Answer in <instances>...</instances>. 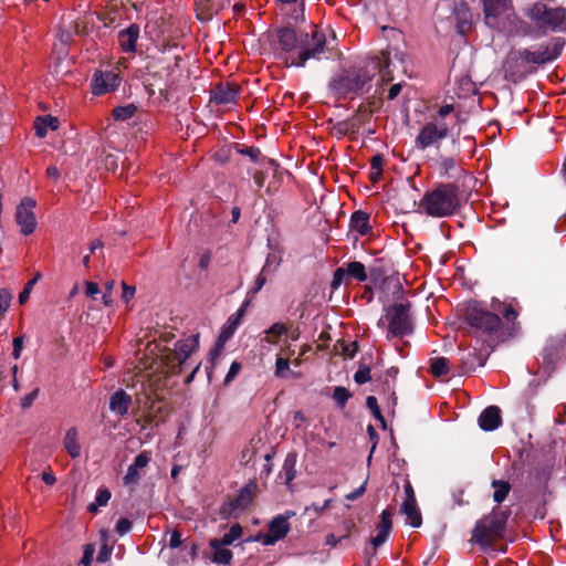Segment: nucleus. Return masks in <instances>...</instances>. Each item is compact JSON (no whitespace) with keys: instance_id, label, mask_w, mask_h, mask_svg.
<instances>
[{"instance_id":"obj_1","label":"nucleus","mask_w":566,"mask_h":566,"mask_svg":"<svg viewBox=\"0 0 566 566\" xmlns=\"http://www.w3.org/2000/svg\"><path fill=\"white\" fill-rule=\"evenodd\" d=\"M492 308L494 312L482 307L478 302H471L464 310V319L479 335L486 336L495 344L516 336L520 331L518 311L513 304L493 301Z\"/></svg>"},{"instance_id":"obj_2","label":"nucleus","mask_w":566,"mask_h":566,"mask_svg":"<svg viewBox=\"0 0 566 566\" xmlns=\"http://www.w3.org/2000/svg\"><path fill=\"white\" fill-rule=\"evenodd\" d=\"M275 39L277 48L290 54L285 63L296 67H304L310 60H334L340 54L318 30L297 34L293 28L282 27L275 31Z\"/></svg>"},{"instance_id":"obj_3","label":"nucleus","mask_w":566,"mask_h":566,"mask_svg":"<svg viewBox=\"0 0 566 566\" xmlns=\"http://www.w3.org/2000/svg\"><path fill=\"white\" fill-rule=\"evenodd\" d=\"M390 56V51L384 50L379 55L366 59L360 65L343 70L331 80L329 90L338 98H345L348 95L360 96L368 92L371 87V81L378 73L384 82L392 81Z\"/></svg>"},{"instance_id":"obj_4","label":"nucleus","mask_w":566,"mask_h":566,"mask_svg":"<svg viewBox=\"0 0 566 566\" xmlns=\"http://www.w3.org/2000/svg\"><path fill=\"white\" fill-rule=\"evenodd\" d=\"M510 516V509L493 507L489 514L475 522L470 542L483 552L493 548L495 542L504 538Z\"/></svg>"},{"instance_id":"obj_5","label":"nucleus","mask_w":566,"mask_h":566,"mask_svg":"<svg viewBox=\"0 0 566 566\" xmlns=\"http://www.w3.org/2000/svg\"><path fill=\"white\" fill-rule=\"evenodd\" d=\"M459 193L460 188L457 184H439L423 195L419 209L433 218L450 217L460 208Z\"/></svg>"},{"instance_id":"obj_6","label":"nucleus","mask_w":566,"mask_h":566,"mask_svg":"<svg viewBox=\"0 0 566 566\" xmlns=\"http://www.w3.org/2000/svg\"><path fill=\"white\" fill-rule=\"evenodd\" d=\"M199 347V334L190 335L178 340L175 348L164 347L159 350V360L166 375L175 376L181 374L189 365L188 360Z\"/></svg>"},{"instance_id":"obj_7","label":"nucleus","mask_w":566,"mask_h":566,"mask_svg":"<svg viewBox=\"0 0 566 566\" xmlns=\"http://www.w3.org/2000/svg\"><path fill=\"white\" fill-rule=\"evenodd\" d=\"M526 15L541 34L566 30V9L563 7L549 8L543 2H535Z\"/></svg>"},{"instance_id":"obj_8","label":"nucleus","mask_w":566,"mask_h":566,"mask_svg":"<svg viewBox=\"0 0 566 566\" xmlns=\"http://www.w3.org/2000/svg\"><path fill=\"white\" fill-rule=\"evenodd\" d=\"M411 304L395 303L386 307L385 318L388 322L387 338L403 337L412 334L413 324L410 315Z\"/></svg>"},{"instance_id":"obj_9","label":"nucleus","mask_w":566,"mask_h":566,"mask_svg":"<svg viewBox=\"0 0 566 566\" xmlns=\"http://www.w3.org/2000/svg\"><path fill=\"white\" fill-rule=\"evenodd\" d=\"M566 42L564 38H555L553 41L542 46V50L531 51L528 49L515 50L522 61L526 64L542 65L556 60L563 52Z\"/></svg>"},{"instance_id":"obj_10","label":"nucleus","mask_w":566,"mask_h":566,"mask_svg":"<svg viewBox=\"0 0 566 566\" xmlns=\"http://www.w3.org/2000/svg\"><path fill=\"white\" fill-rule=\"evenodd\" d=\"M450 128L446 122L438 118L426 123L416 137L415 144L418 149L424 150L434 146L439 151V143L449 136Z\"/></svg>"},{"instance_id":"obj_11","label":"nucleus","mask_w":566,"mask_h":566,"mask_svg":"<svg viewBox=\"0 0 566 566\" xmlns=\"http://www.w3.org/2000/svg\"><path fill=\"white\" fill-rule=\"evenodd\" d=\"M258 492V484L254 480L249 481L239 493L226 500L219 510L222 518L235 516L237 511L245 510L254 500Z\"/></svg>"},{"instance_id":"obj_12","label":"nucleus","mask_w":566,"mask_h":566,"mask_svg":"<svg viewBox=\"0 0 566 566\" xmlns=\"http://www.w3.org/2000/svg\"><path fill=\"white\" fill-rule=\"evenodd\" d=\"M35 206L36 201L33 198L24 197L15 208V222L24 235L33 233L36 228L38 222L33 212Z\"/></svg>"},{"instance_id":"obj_13","label":"nucleus","mask_w":566,"mask_h":566,"mask_svg":"<svg viewBox=\"0 0 566 566\" xmlns=\"http://www.w3.org/2000/svg\"><path fill=\"white\" fill-rule=\"evenodd\" d=\"M241 86L235 82H218L209 90V102L216 105H229L237 103Z\"/></svg>"},{"instance_id":"obj_14","label":"nucleus","mask_w":566,"mask_h":566,"mask_svg":"<svg viewBox=\"0 0 566 566\" xmlns=\"http://www.w3.org/2000/svg\"><path fill=\"white\" fill-rule=\"evenodd\" d=\"M120 76L114 70L101 71L97 70L92 76L91 88L92 93L96 96L114 92L120 84Z\"/></svg>"},{"instance_id":"obj_15","label":"nucleus","mask_w":566,"mask_h":566,"mask_svg":"<svg viewBox=\"0 0 566 566\" xmlns=\"http://www.w3.org/2000/svg\"><path fill=\"white\" fill-rule=\"evenodd\" d=\"M504 78L512 83H518L523 81L530 73L526 64L515 50L507 54V57L503 64Z\"/></svg>"},{"instance_id":"obj_16","label":"nucleus","mask_w":566,"mask_h":566,"mask_svg":"<svg viewBox=\"0 0 566 566\" xmlns=\"http://www.w3.org/2000/svg\"><path fill=\"white\" fill-rule=\"evenodd\" d=\"M290 523L282 515L275 516L269 524V532L263 536L264 545H274L283 539L290 532Z\"/></svg>"},{"instance_id":"obj_17","label":"nucleus","mask_w":566,"mask_h":566,"mask_svg":"<svg viewBox=\"0 0 566 566\" xmlns=\"http://www.w3.org/2000/svg\"><path fill=\"white\" fill-rule=\"evenodd\" d=\"M459 360V368L462 374L474 371L476 367H482L485 364V357L475 348L460 349Z\"/></svg>"},{"instance_id":"obj_18","label":"nucleus","mask_w":566,"mask_h":566,"mask_svg":"<svg viewBox=\"0 0 566 566\" xmlns=\"http://www.w3.org/2000/svg\"><path fill=\"white\" fill-rule=\"evenodd\" d=\"M451 146V154L449 156L438 154L439 174L444 178H451L450 172L457 168V157L461 151L458 138H452Z\"/></svg>"},{"instance_id":"obj_19","label":"nucleus","mask_w":566,"mask_h":566,"mask_svg":"<svg viewBox=\"0 0 566 566\" xmlns=\"http://www.w3.org/2000/svg\"><path fill=\"white\" fill-rule=\"evenodd\" d=\"M150 459L146 452L139 453L134 462L128 467L126 474L123 478L124 485L126 486H136L143 474L140 470L146 468L149 463Z\"/></svg>"},{"instance_id":"obj_20","label":"nucleus","mask_w":566,"mask_h":566,"mask_svg":"<svg viewBox=\"0 0 566 566\" xmlns=\"http://www.w3.org/2000/svg\"><path fill=\"white\" fill-rule=\"evenodd\" d=\"M479 427L483 431H494L502 424L501 409L497 406L486 407L479 416Z\"/></svg>"},{"instance_id":"obj_21","label":"nucleus","mask_w":566,"mask_h":566,"mask_svg":"<svg viewBox=\"0 0 566 566\" xmlns=\"http://www.w3.org/2000/svg\"><path fill=\"white\" fill-rule=\"evenodd\" d=\"M197 18L210 21L224 7V0H195Z\"/></svg>"},{"instance_id":"obj_22","label":"nucleus","mask_w":566,"mask_h":566,"mask_svg":"<svg viewBox=\"0 0 566 566\" xmlns=\"http://www.w3.org/2000/svg\"><path fill=\"white\" fill-rule=\"evenodd\" d=\"M510 0H483L485 22L490 27L496 25L497 18L507 10Z\"/></svg>"},{"instance_id":"obj_23","label":"nucleus","mask_w":566,"mask_h":566,"mask_svg":"<svg viewBox=\"0 0 566 566\" xmlns=\"http://www.w3.org/2000/svg\"><path fill=\"white\" fill-rule=\"evenodd\" d=\"M139 38V25L132 23L128 28L118 32V44L125 53L136 52V43Z\"/></svg>"},{"instance_id":"obj_24","label":"nucleus","mask_w":566,"mask_h":566,"mask_svg":"<svg viewBox=\"0 0 566 566\" xmlns=\"http://www.w3.org/2000/svg\"><path fill=\"white\" fill-rule=\"evenodd\" d=\"M392 513L390 510H384L380 514V522L377 525L378 534L375 537L370 538V543L375 548L384 544L391 532L392 522H391Z\"/></svg>"},{"instance_id":"obj_25","label":"nucleus","mask_w":566,"mask_h":566,"mask_svg":"<svg viewBox=\"0 0 566 566\" xmlns=\"http://www.w3.org/2000/svg\"><path fill=\"white\" fill-rule=\"evenodd\" d=\"M370 214L364 210H356L349 219V230L364 237L371 233Z\"/></svg>"},{"instance_id":"obj_26","label":"nucleus","mask_w":566,"mask_h":566,"mask_svg":"<svg viewBox=\"0 0 566 566\" xmlns=\"http://www.w3.org/2000/svg\"><path fill=\"white\" fill-rule=\"evenodd\" d=\"M132 397L123 389L115 391L109 398V410L120 417L128 413Z\"/></svg>"},{"instance_id":"obj_27","label":"nucleus","mask_w":566,"mask_h":566,"mask_svg":"<svg viewBox=\"0 0 566 566\" xmlns=\"http://www.w3.org/2000/svg\"><path fill=\"white\" fill-rule=\"evenodd\" d=\"M63 446L72 459L81 455V444L78 442V432L75 427L70 428L64 437Z\"/></svg>"},{"instance_id":"obj_28","label":"nucleus","mask_w":566,"mask_h":566,"mask_svg":"<svg viewBox=\"0 0 566 566\" xmlns=\"http://www.w3.org/2000/svg\"><path fill=\"white\" fill-rule=\"evenodd\" d=\"M296 462L297 453L289 452L285 457L282 470L280 471V479L284 480L285 484H290L296 476Z\"/></svg>"},{"instance_id":"obj_29","label":"nucleus","mask_w":566,"mask_h":566,"mask_svg":"<svg viewBox=\"0 0 566 566\" xmlns=\"http://www.w3.org/2000/svg\"><path fill=\"white\" fill-rule=\"evenodd\" d=\"M59 119L51 115L38 116L34 122L35 135L39 138H43L46 136L49 129L56 130L59 128Z\"/></svg>"},{"instance_id":"obj_30","label":"nucleus","mask_w":566,"mask_h":566,"mask_svg":"<svg viewBox=\"0 0 566 566\" xmlns=\"http://www.w3.org/2000/svg\"><path fill=\"white\" fill-rule=\"evenodd\" d=\"M400 511L407 516L410 526L416 528L421 526L422 516L418 509L417 502L403 501Z\"/></svg>"},{"instance_id":"obj_31","label":"nucleus","mask_w":566,"mask_h":566,"mask_svg":"<svg viewBox=\"0 0 566 566\" xmlns=\"http://www.w3.org/2000/svg\"><path fill=\"white\" fill-rule=\"evenodd\" d=\"M243 533L242 526L239 523L231 525L229 532L224 534L221 538H211L209 541V546H219L224 545L229 546L233 544L234 541L239 539Z\"/></svg>"},{"instance_id":"obj_32","label":"nucleus","mask_w":566,"mask_h":566,"mask_svg":"<svg viewBox=\"0 0 566 566\" xmlns=\"http://www.w3.org/2000/svg\"><path fill=\"white\" fill-rule=\"evenodd\" d=\"M359 130V125L355 118H348L346 120L337 122L333 126V134L337 137L353 136Z\"/></svg>"},{"instance_id":"obj_33","label":"nucleus","mask_w":566,"mask_h":566,"mask_svg":"<svg viewBox=\"0 0 566 566\" xmlns=\"http://www.w3.org/2000/svg\"><path fill=\"white\" fill-rule=\"evenodd\" d=\"M235 150L238 154L248 156L252 163L262 164L266 156L262 154L261 149L255 146H245V145H235Z\"/></svg>"},{"instance_id":"obj_34","label":"nucleus","mask_w":566,"mask_h":566,"mask_svg":"<svg viewBox=\"0 0 566 566\" xmlns=\"http://www.w3.org/2000/svg\"><path fill=\"white\" fill-rule=\"evenodd\" d=\"M345 272L348 277L355 279L359 282H365L368 279L366 268L359 261L348 262L345 266Z\"/></svg>"},{"instance_id":"obj_35","label":"nucleus","mask_w":566,"mask_h":566,"mask_svg":"<svg viewBox=\"0 0 566 566\" xmlns=\"http://www.w3.org/2000/svg\"><path fill=\"white\" fill-rule=\"evenodd\" d=\"M491 485L494 488L493 501L497 504H501L509 495L511 491V484L507 481L494 479L492 480Z\"/></svg>"},{"instance_id":"obj_36","label":"nucleus","mask_w":566,"mask_h":566,"mask_svg":"<svg viewBox=\"0 0 566 566\" xmlns=\"http://www.w3.org/2000/svg\"><path fill=\"white\" fill-rule=\"evenodd\" d=\"M430 373L434 377H443L449 375V359L446 357H434L430 359Z\"/></svg>"},{"instance_id":"obj_37","label":"nucleus","mask_w":566,"mask_h":566,"mask_svg":"<svg viewBox=\"0 0 566 566\" xmlns=\"http://www.w3.org/2000/svg\"><path fill=\"white\" fill-rule=\"evenodd\" d=\"M213 549L211 560L220 565H229L233 558V554L224 545L210 546Z\"/></svg>"},{"instance_id":"obj_38","label":"nucleus","mask_w":566,"mask_h":566,"mask_svg":"<svg viewBox=\"0 0 566 566\" xmlns=\"http://www.w3.org/2000/svg\"><path fill=\"white\" fill-rule=\"evenodd\" d=\"M287 327L285 324L283 323H274L272 324L266 331H265V334H266V337H265V340L269 343V344H277V339L279 337H281L282 335L286 334L287 333Z\"/></svg>"},{"instance_id":"obj_39","label":"nucleus","mask_w":566,"mask_h":566,"mask_svg":"<svg viewBox=\"0 0 566 566\" xmlns=\"http://www.w3.org/2000/svg\"><path fill=\"white\" fill-rule=\"evenodd\" d=\"M111 496V491L107 488L99 489L96 493L95 502L88 504L87 511L90 513H97L99 506L107 505Z\"/></svg>"},{"instance_id":"obj_40","label":"nucleus","mask_w":566,"mask_h":566,"mask_svg":"<svg viewBox=\"0 0 566 566\" xmlns=\"http://www.w3.org/2000/svg\"><path fill=\"white\" fill-rule=\"evenodd\" d=\"M457 30L464 35L471 28V13L467 7L461 8L458 12Z\"/></svg>"},{"instance_id":"obj_41","label":"nucleus","mask_w":566,"mask_h":566,"mask_svg":"<svg viewBox=\"0 0 566 566\" xmlns=\"http://www.w3.org/2000/svg\"><path fill=\"white\" fill-rule=\"evenodd\" d=\"M271 268V258H266L265 264L263 265L261 272L256 276L253 286L251 287V293L255 294L262 290L268 280V274L270 273Z\"/></svg>"},{"instance_id":"obj_42","label":"nucleus","mask_w":566,"mask_h":566,"mask_svg":"<svg viewBox=\"0 0 566 566\" xmlns=\"http://www.w3.org/2000/svg\"><path fill=\"white\" fill-rule=\"evenodd\" d=\"M366 406L370 410L373 417L380 422L381 428L384 430L387 429V422H386V420L381 413V410L378 406L377 398L375 396H368L366 398Z\"/></svg>"},{"instance_id":"obj_43","label":"nucleus","mask_w":566,"mask_h":566,"mask_svg":"<svg viewBox=\"0 0 566 566\" xmlns=\"http://www.w3.org/2000/svg\"><path fill=\"white\" fill-rule=\"evenodd\" d=\"M137 112V107L134 104H127L124 106H117L113 109V117L115 120H127L132 118Z\"/></svg>"},{"instance_id":"obj_44","label":"nucleus","mask_w":566,"mask_h":566,"mask_svg":"<svg viewBox=\"0 0 566 566\" xmlns=\"http://www.w3.org/2000/svg\"><path fill=\"white\" fill-rule=\"evenodd\" d=\"M290 364L291 360H289V357H283L281 355L276 356L275 359V369H274V376L276 378H287L290 370Z\"/></svg>"},{"instance_id":"obj_45","label":"nucleus","mask_w":566,"mask_h":566,"mask_svg":"<svg viewBox=\"0 0 566 566\" xmlns=\"http://www.w3.org/2000/svg\"><path fill=\"white\" fill-rule=\"evenodd\" d=\"M350 397L352 392L347 388L343 386H337L334 388L333 399L339 408H344Z\"/></svg>"},{"instance_id":"obj_46","label":"nucleus","mask_w":566,"mask_h":566,"mask_svg":"<svg viewBox=\"0 0 566 566\" xmlns=\"http://www.w3.org/2000/svg\"><path fill=\"white\" fill-rule=\"evenodd\" d=\"M239 325L240 323L237 321V318L229 316L227 322L223 324L219 336L226 340H229L233 336Z\"/></svg>"},{"instance_id":"obj_47","label":"nucleus","mask_w":566,"mask_h":566,"mask_svg":"<svg viewBox=\"0 0 566 566\" xmlns=\"http://www.w3.org/2000/svg\"><path fill=\"white\" fill-rule=\"evenodd\" d=\"M227 342L228 340H226L222 337L218 336L214 346L209 352V363L211 364V366L216 365L217 359L222 354Z\"/></svg>"},{"instance_id":"obj_48","label":"nucleus","mask_w":566,"mask_h":566,"mask_svg":"<svg viewBox=\"0 0 566 566\" xmlns=\"http://www.w3.org/2000/svg\"><path fill=\"white\" fill-rule=\"evenodd\" d=\"M339 346L342 354L347 358H354L358 352V343L356 340L346 343L345 340H338L336 347Z\"/></svg>"},{"instance_id":"obj_49","label":"nucleus","mask_w":566,"mask_h":566,"mask_svg":"<svg viewBox=\"0 0 566 566\" xmlns=\"http://www.w3.org/2000/svg\"><path fill=\"white\" fill-rule=\"evenodd\" d=\"M371 379L370 368L367 365L360 364L357 371L354 374V380L358 385H363Z\"/></svg>"},{"instance_id":"obj_50","label":"nucleus","mask_w":566,"mask_h":566,"mask_svg":"<svg viewBox=\"0 0 566 566\" xmlns=\"http://www.w3.org/2000/svg\"><path fill=\"white\" fill-rule=\"evenodd\" d=\"M113 553V544L102 543L96 560L98 563H106L111 559Z\"/></svg>"},{"instance_id":"obj_51","label":"nucleus","mask_w":566,"mask_h":566,"mask_svg":"<svg viewBox=\"0 0 566 566\" xmlns=\"http://www.w3.org/2000/svg\"><path fill=\"white\" fill-rule=\"evenodd\" d=\"M241 368H242L241 363H239L237 360L233 361L230 365L228 374L224 377V380H223L224 385H229L230 382H232L234 380V378L238 376V374L240 373Z\"/></svg>"},{"instance_id":"obj_52","label":"nucleus","mask_w":566,"mask_h":566,"mask_svg":"<svg viewBox=\"0 0 566 566\" xmlns=\"http://www.w3.org/2000/svg\"><path fill=\"white\" fill-rule=\"evenodd\" d=\"M349 535L345 534L342 536H336L335 534H328L325 538V544L331 547H336L338 544H343L344 542L346 544H349Z\"/></svg>"},{"instance_id":"obj_53","label":"nucleus","mask_w":566,"mask_h":566,"mask_svg":"<svg viewBox=\"0 0 566 566\" xmlns=\"http://www.w3.org/2000/svg\"><path fill=\"white\" fill-rule=\"evenodd\" d=\"M11 294L9 291L1 289L0 290V317L7 312L11 302Z\"/></svg>"},{"instance_id":"obj_54","label":"nucleus","mask_w":566,"mask_h":566,"mask_svg":"<svg viewBox=\"0 0 566 566\" xmlns=\"http://www.w3.org/2000/svg\"><path fill=\"white\" fill-rule=\"evenodd\" d=\"M345 276H346L345 268L344 266L337 268L334 272L333 280L331 283L332 289L337 290L342 285Z\"/></svg>"},{"instance_id":"obj_55","label":"nucleus","mask_w":566,"mask_h":566,"mask_svg":"<svg viewBox=\"0 0 566 566\" xmlns=\"http://www.w3.org/2000/svg\"><path fill=\"white\" fill-rule=\"evenodd\" d=\"M39 392H40V389L35 388L30 394L24 396L21 400V408L29 409L33 405L34 400L38 398Z\"/></svg>"},{"instance_id":"obj_56","label":"nucleus","mask_w":566,"mask_h":566,"mask_svg":"<svg viewBox=\"0 0 566 566\" xmlns=\"http://www.w3.org/2000/svg\"><path fill=\"white\" fill-rule=\"evenodd\" d=\"M94 552H95V548H94V546L92 544H87V545L84 546V552H83V556H82V559H81V563L84 566H91L92 560H93Z\"/></svg>"},{"instance_id":"obj_57","label":"nucleus","mask_w":566,"mask_h":566,"mask_svg":"<svg viewBox=\"0 0 566 566\" xmlns=\"http://www.w3.org/2000/svg\"><path fill=\"white\" fill-rule=\"evenodd\" d=\"M35 284V280H30L23 287V290L21 291V293L19 294V303L20 304H24L28 302L29 297H30V294L32 292V289Z\"/></svg>"},{"instance_id":"obj_58","label":"nucleus","mask_w":566,"mask_h":566,"mask_svg":"<svg viewBox=\"0 0 566 566\" xmlns=\"http://www.w3.org/2000/svg\"><path fill=\"white\" fill-rule=\"evenodd\" d=\"M130 530H132V522L128 518H126V517H123V518L118 520V522L116 523L115 531L120 536L125 535Z\"/></svg>"},{"instance_id":"obj_59","label":"nucleus","mask_w":566,"mask_h":566,"mask_svg":"<svg viewBox=\"0 0 566 566\" xmlns=\"http://www.w3.org/2000/svg\"><path fill=\"white\" fill-rule=\"evenodd\" d=\"M371 114L369 111H367L366 108H364L363 106H360L357 111V113L352 117V118H355L356 122L358 123V125H363L365 124L367 120H369Z\"/></svg>"},{"instance_id":"obj_60","label":"nucleus","mask_w":566,"mask_h":566,"mask_svg":"<svg viewBox=\"0 0 566 566\" xmlns=\"http://www.w3.org/2000/svg\"><path fill=\"white\" fill-rule=\"evenodd\" d=\"M122 298L125 303H128L135 296L136 289L135 286L127 285L124 281L122 282Z\"/></svg>"},{"instance_id":"obj_61","label":"nucleus","mask_w":566,"mask_h":566,"mask_svg":"<svg viewBox=\"0 0 566 566\" xmlns=\"http://www.w3.org/2000/svg\"><path fill=\"white\" fill-rule=\"evenodd\" d=\"M12 345H13L12 356L14 359H19L21 356L22 348H23V336L13 338Z\"/></svg>"},{"instance_id":"obj_62","label":"nucleus","mask_w":566,"mask_h":566,"mask_svg":"<svg viewBox=\"0 0 566 566\" xmlns=\"http://www.w3.org/2000/svg\"><path fill=\"white\" fill-rule=\"evenodd\" d=\"M115 282L111 281L105 284V293L102 296L103 303L108 306L113 303L112 300V290L114 287Z\"/></svg>"},{"instance_id":"obj_63","label":"nucleus","mask_w":566,"mask_h":566,"mask_svg":"<svg viewBox=\"0 0 566 566\" xmlns=\"http://www.w3.org/2000/svg\"><path fill=\"white\" fill-rule=\"evenodd\" d=\"M384 166V156L381 154H376L370 158V169L382 171Z\"/></svg>"},{"instance_id":"obj_64","label":"nucleus","mask_w":566,"mask_h":566,"mask_svg":"<svg viewBox=\"0 0 566 566\" xmlns=\"http://www.w3.org/2000/svg\"><path fill=\"white\" fill-rule=\"evenodd\" d=\"M382 261H384V259H377L375 261V263L369 268L370 276H374L377 279L385 274V271L379 265V263H381Z\"/></svg>"}]
</instances>
